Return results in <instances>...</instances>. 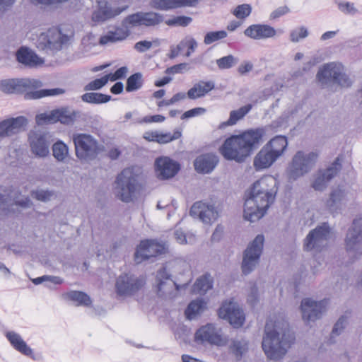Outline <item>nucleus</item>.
Returning a JSON list of instances; mask_svg holds the SVG:
<instances>
[{
	"label": "nucleus",
	"mask_w": 362,
	"mask_h": 362,
	"mask_svg": "<svg viewBox=\"0 0 362 362\" xmlns=\"http://www.w3.org/2000/svg\"><path fill=\"white\" fill-rule=\"evenodd\" d=\"M127 8V6H116L105 0L99 1L91 16L93 25L103 23L112 19L124 11Z\"/></svg>",
	"instance_id": "16"
},
{
	"label": "nucleus",
	"mask_w": 362,
	"mask_h": 362,
	"mask_svg": "<svg viewBox=\"0 0 362 362\" xmlns=\"http://www.w3.org/2000/svg\"><path fill=\"white\" fill-rule=\"evenodd\" d=\"M68 41L67 35L57 28H52L40 34L36 41L37 47L47 53H54L62 49Z\"/></svg>",
	"instance_id": "11"
},
{
	"label": "nucleus",
	"mask_w": 362,
	"mask_h": 362,
	"mask_svg": "<svg viewBox=\"0 0 362 362\" xmlns=\"http://www.w3.org/2000/svg\"><path fill=\"white\" fill-rule=\"evenodd\" d=\"M289 12V8L287 6H281L274 10L270 14V18L276 19L281 16H284Z\"/></svg>",
	"instance_id": "63"
},
{
	"label": "nucleus",
	"mask_w": 362,
	"mask_h": 362,
	"mask_svg": "<svg viewBox=\"0 0 362 362\" xmlns=\"http://www.w3.org/2000/svg\"><path fill=\"white\" fill-rule=\"evenodd\" d=\"M252 108L251 104L246 105L238 110H232L230 116L226 122H223L220 125V128H224L226 126L235 125L239 120L242 119Z\"/></svg>",
	"instance_id": "37"
},
{
	"label": "nucleus",
	"mask_w": 362,
	"mask_h": 362,
	"mask_svg": "<svg viewBox=\"0 0 362 362\" xmlns=\"http://www.w3.org/2000/svg\"><path fill=\"white\" fill-rule=\"evenodd\" d=\"M338 8L344 13H354L356 10L353 4L349 2H339Z\"/></svg>",
	"instance_id": "59"
},
{
	"label": "nucleus",
	"mask_w": 362,
	"mask_h": 362,
	"mask_svg": "<svg viewBox=\"0 0 362 362\" xmlns=\"http://www.w3.org/2000/svg\"><path fill=\"white\" fill-rule=\"evenodd\" d=\"M28 124L23 116L11 117L0 122V140L11 136L21 131Z\"/></svg>",
	"instance_id": "24"
},
{
	"label": "nucleus",
	"mask_w": 362,
	"mask_h": 362,
	"mask_svg": "<svg viewBox=\"0 0 362 362\" xmlns=\"http://www.w3.org/2000/svg\"><path fill=\"white\" fill-rule=\"evenodd\" d=\"M341 163L339 157L326 169L319 170L315 175L312 187L316 191L325 189L329 182L337 176L341 170Z\"/></svg>",
	"instance_id": "17"
},
{
	"label": "nucleus",
	"mask_w": 362,
	"mask_h": 362,
	"mask_svg": "<svg viewBox=\"0 0 362 362\" xmlns=\"http://www.w3.org/2000/svg\"><path fill=\"white\" fill-rule=\"evenodd\" d=\"M216 62L220 69H228L234 66L238 62V59L233 55L229 54L216 59Z\"/></svg>",
	"instance_id": "49"
},
{
	"label": "nucleus",
	"mask_w": 362,
	"mask_h": 362,
	"mask_svg": "<svg viewBox=\"0 0 362 362\" xmlns=\"http://www.w3.org/2000/svg\"><path fill=\"white\" fill-rule=\"evenodd\" d=\"M253 68V65L250 62H244L242 63L238 69V71L241 75H245L248 72L251 71Z\"/></svg>",
	"instance_id": "64"
},
{
	"label": "nucleus",
	"mask_w": 362,
	"mask_h": 362,
	"mask_svg": "<svg viewBox=\"0 0 362 362\" xmlns=\"http://www.w3.org/2000/svg\"><path fill=\"white\" fill-rule=\"evenodd\" d=\"M52 151L54 157L58 161H63L69 153L67 146L62 141H57L53 145Z\"/></svg>",
	"instance_id": "46"
},
{
	"label": "nucleus",
	"mask_w": 362,
	"mask_h": 362,
	"mask_svg": "<svg viewBox=\"0 0 362 362\" xmlns=\"http://www.w3.org/2000/svg\"><path fill=\"white\" fill-rule=\"evenodd\" d=\"M130 30L124 26H117L113 30H109L105 35L101 36L99 40L100 45L117 43L126 40L130 35Z\"/></svg>",
	"instance_id": "27"
},
{
	"label": "nucleus",
	"mask_w": 362,
	"mask_h": 362,
	"mask_svg": "<svg viewBox=\"0 0 362 362\" xmlns=\"http://www.w3.org/2000/svg\"><path fill=\"white\" fill-rule=\"evenodd\" d=\"M63 298L77 303V305H89L91 300L89 296L82 291H71L63 294Z\"/></svg>",
	"instance_id": "39"
},
{
	"label": "nucleus",
	"mask_w": 362,
	"mask_h": 362,
	"mask_svg": "<svg viewBox=\"0 0 362 362\" xmlns=\"http://www.w3.org/2000/svg\"><path fill=\"white\" fill-rule=\"evenodd\" d=\"M187 66L186 63H181L179 64L174 65L173 66L168 67L165 70V73L168 74H175L177 73H181L182 69H185Z\"/></svg>",
	"instance_id": "62"
},
{
	"label": "nucleus",
	"mask_w": 362,
	"mask_h": 362,
	"mask_svg": "<svg viewBox=\"0 0 362 362\" xmlns=\"http://www.w3.org/2000/svg\"><path fill=\"white\" fill-rule=\"evenodd\" d=\"M218 163V158L214 153H206L198 156L194 162L195 170L200 173H210Z\"/></svg>",
	"instance_id": "28"
},
{
	"label": "nucleus",
	"mask_w": 362,
	"mask_h": 362,
	"mask_svg": "<svg viewBox=\"0 0 362 362\" xmlns=\"http://www.w3.org/2000/svg\"><path fill=\"white\" fill-rule=\"evenodd\" d=\"M145 284L144 277L124 273L117 278L115 291L118 296H132L140 291Z\"/></svg>",
	"instance_id": "13"
},
{
	"label": "nucleus",
	"mask_w": 362,
	"mask_h": 362,
	"mask_svg": "<svg viewBox=\"0 0 362 362\" xmlns=\"http://www.w3.org/2000/svg\"><path fill=\"white\" fill-rule=\"evenodd\" d=\"M142 84V74L139 72L134 74L127 78L126 90L127 92L137 90L141 88Z\"/></svg>",
	"instance_id": "45"
},
{
	"label": "nucleus",
	"mask_w": 362,
	"mask_h": 362,
	"mask_svg": "<svg viewBox=\"0 0 362 362\" xmlns=\"http://www.w3.org/2000/svg\"><path fill=\"white\" fill-rule=\"evenodd\" d=\"M156 172L159 179L167 180L174 177L180 170L178 163L168 157H160L155 162Z\"/></svg>",
	"instance_id": "23"
},
{
	"label": "nucleus",
	"mask_w": 362,
	"mask_h": 362,
	"mask_svg": "<svg viewBox=\"0 0 362 362\" xmlns=\"http://www.w3.org/2000/svg\"><path fill=\"white\" fill-rule=\"evenodd\" d=\"M76 157L81 160H92L102 151L103 146L90 134H75L73 136Z\"/></svg>",
	"instance_id": "7"
},
{
	"label": "nucleus",
	"mask_w": 362,
	"mask_h": 362,
	"mask_svg": "<svg viewBox=\"0 0 362 362\" xmlns=\"http://www.w3.org/2000/svg\"><path fill=\"white\" fill-rule=\"evenodd\" d=\"M181 136V132L180 131L174 132L173 134L170 133H160L158 132L157 142L159 144H167L173 140L177 139Z\"/></svg>",
	"instance_id": "55"
},
{
	"label": "nucleus",
	"mask_w": 362,
	"mask_h": 362,
	"mask_svg": "<svg viewBox=\"0 0 362 362\" xmlns=\"http://www.w3.org/2000/svg\"><path fill=\"white\" fill-rule=\"evenodd\" d=\"M152 47V42L147 40L137 42L134 45V49L139 52L143 53L150 49Z\"/></svg>",
	"instance_id": "58"
},
{
	"label": "nucleus",
	"mask_w": 362,
	"mask_h": 362,
	"mask_svg": "<svg viewBox=\"0 0 362 362\" xmlns=\"http://www.w3.org/2000/svg\"><path fill=\"white\" fill-rule=\"evenodd\" d=\"M264 243V235L259 234L250 243L244 250L241 264L243 274L247 275L250 274L259 264L263 250Z\"/></svg>",
	"instance_id": "10"
},
{
	"label": "nucleus",
	"mask_w": 362,
	"mask_h": 362,
	"mask_svg": "<svg viewBox=\"0 0 362 362\" xmlns=\"http://www.w3.org/2000/svg\"><path fill=\"white\" fill-rule=\"evenodd\" d=\"M318 154L315 152L298 151L293 156L288 168V177L292 180L304 176L315 167Z\"/></svg>",
	"instance_id": "8"
},
{
	"label": "nucleus",
	"mask_w": 362,
	"mask_h": 362,
	"mask_svg": "<svg viewBox=\"0 0 362 362\" xmlns=\"http://www.w3.org/2000/svg\"><path fill=\"white\" fill-rule=\"evenodd\" d=\"M186 47H188V51L185 55L186 57H189L196 49L197 47V42L193 37L186 38Z\"/></svg>",
	"instance_id": "61"
},
{
	"label": "nucleus",
	"mask_w": 362,
	"mask_h": 362,
	"mask_svg": "<svg viewBox=\"0 0 362 362\" xmlns=\"http://www.w3.org/2000/svg\"><path fill=\"white\" fill-rule=\"evenodd\" d=\"M248 341L245 339H235L231 341L229 350L236 361H240L248 351Z\"/></svg>",
	"instance_id": "36"
},
{
	"label": "nucleus",
	"mask_w": 362,
	"mask_h": 362,
	"mask_svg": "<svg viewBox=\"0 0 362 362\" xmlns=\"http://www.w3.org/2000/svg\"><path fill=\"white\" fill-rule=\"evenodd\" d=\"M52 111L49 113H41L36 115L35 120L38 125L47 123H54V119H52Z\"/></svg>",
	"instance_id": "56"
},
{
	"label": "nucleus",
	"mask_w": 362,
	"mask_h": 362,
	"mask_svg": "<svg viewBox=\"0 0 362 362\" xmlns=\"http://www.w3.org/2000/svg\"><path fill=\"white\" fill-rule=\"evenodd\" d=\"M195 340L202 344L224 346L226 340L222 337L221 329L213 324L201 327L195 333Z\"/></svg>",
	"instance_id": "19"
},
{
	"label": "nucleus",
	"mask_w": 362,
	"mask_h": 362,
	"mask_svg": "<svg viewBox=\"0 0 362 362\" xmlns=\"http://www.w3.org/2000/svg\"><path fill=\"white\" fill-rule=\"evenodd\" d=\"M163 250V246L154 240H143L136 248L135 260L140 263L143 260L161 254Z\"/></svg>",
	"instance_id": "22"
},
{
	"label": "nucleus",
	"mask_w": 362,
	"mask_h": 362,
	"mask_svg": "<svg viewBox=\"0 0 362 362\" xmlns=\"http://www.w3.org/2000/svg\"><path fill=\"white\" fill-rule=\"evenodd\" d=\"M345 247L349 255L358 258L362 255V219L353 221L345 238Z\"/></svg>",
	"instance_id": "14"
},
{
	"label": "nucleus",
	"mask_w": 362,
	"mask_h": 362,
	"mask_svg": "<svg viewBox=\"0 0 362 362\" xmlns=\"http://www.w3.org/2000/svg\"><path fill=\"white\" fill-rule=\"evenodd\" d=\"M316 80L322 88H329L334 84L347 88L353 84L344 65L336 62L323 64L317 72Z\"/></svg>",
	"instance_id": "5"
},
{
	"label": "nucleus",
	"mask_w": 362,
	"mask_h": 362,
	"mask_svg": "<svg viewBox=\"0 0 362 362\" xmlns=\"http://www.w3.org/2000/svg\"><path fill=\"white\" fill-rule=\"evenodd\" d=\"M327 305L328 300L327 299L319 301L310 298L303 299L300 304V311L303 321L309 324L320 319L326 312Z\"/></svg>",
	"instance_id": "15"
},
{
	"label": "nucleus",
	"mask_w": 362,
	"mask_h": 362,
	"mask_svg": "<svg viewBox=\"0 0 362 362\" xmlns=\"http://www.w3.org/2000/svg\"><path fill=\"white\" fill-rule=\"evenodd\" d=\"M308 34V29L305 26H300L291 31L289 38L292 42H298L300 40L307 37Z\"/></svg>",
	"instance_id": "52"
},
{
	"label": "nucleus",
	"mask_w": 362,
	"mask_h": 362,
	"mask_svg": "<svg viewBox=\"0 0 362 362\" xmlns=\"http://www.w3.org/2000/svg\"><path fill=\"white\" fill-rule=\"evenodd\" d=\"M227 35L228 34L225 30L208 32L204 36V42L205 45H210L214 42L226 38Z\"/></svg>",
	"instance_id": "50"
},
{
	"label": "nucleus",
	"mask_w": 362,
	"mask_h": 362,
	"mask_svg": "<svg viewBox=\"0 0 362 362\" xmlns=\"http://www.w3.org/2000/svg\"><path fill=\"white\" fill-rule=\"evenodd\" d=\"M213 281L210 274H204L197 279L193 285L192 292L197 294H204L212 288Z\"/></svg>",
	"instance_id": "38"
},
{
	"label": "nucleus",
	"mask_w": 362,
	"mask_h": 362,
	"mask_svg": "<svg viewBox=\"0 0 362 362\" xmlns=\"http://www.w3.org/2000/svg\"><path fill=\"white\" fill-rule=\"evenodd\" d=\"M32 197L38 201L48 202L51 199L56 198L57 194L53 190L37 189L32 192Z\"/></svg>",
	"instance_id": "48"
},
{
	"label": "nucleus",
	"mask_w": 362,
	"mask_h": 362,
	"mask_svg": "<svg viewBox=\"0 0 362 362\" xmlns=\"http://www.w3.org/2000/svg\"><path fill=\"white\" fill-rule=\"evenodd\" d=\"M190 215L197 217L204 223H211L218 216V211L214 204L203 202H195L190 209Z\"/></svg>",
	"instance_id": "21"
},
{
	"label": "nucleus",
	"mask_w": 362,
	"mask_h": 362,
	"mask_svg": "<svg viewBox=\"0 0 362 362\" xmlns=\"http://www.w3.org/2000/svg\"><path fill=\"white\" fill-rule=\"evenodd\" d=\"M110 74L105 75L100 78H97L88 83L84 88L85 90H96L103 88L110 80Z\"/></svg>",
	"instance_id": "51"
},
{
	"label": "nucleus",
	"mask_w": 362,
	"mask_h": 362,
	"mask_svg": "<svg viewBox=\"0 0 362 362\" xmlns=\"http://www.w3.org/2000/svg\"><path fill=\"white\" fill-rule=\"evenodd\" d=\"M30 151L36 157L45 158L49 153V142L47 134L40 131H31L28 134Z\"/></svg>",
	"instance_id": "20"
},
{
	"label": "nucleus",
	"mask_w": 362,
	"mask_h": 362,
	"mask_svg": "<svg viewBox=\"0 0 362 362\" xmlns=\"http://www.w3.org/2000/svg\"><path fill=\"white\" fill-rule=\"evenodd\" d=\"M5 336L14 349L27 356H30L33 354L32 349L28 346L18 333L8 331L5 333Z\"/></svg>",
	"instance_id": "32"
},
{
	"label": "nucleus",
	"mask_w": 362,
	"mask_h": 362,
	"mask_svg": "<svg viewBox=\"0 0 362 362\" xmlns=\"http://www.w3.org/2000/svg\"><path fill=\"white\" fill-rule=\"evenodd\" d=\"M214 87L215 83L212 81H200L195 83L193 87L188 90L187 96L189 98L192 100L202 98L213 90Z\"/></svg>",
	"instance_id": "34"
},
{
	"label": "nucleus",
	"mask_w": 362,
	"mask_h": 362,
	"mask_svg": "<svg viewBox=\"0 0 362 362\" xmlns=\"http://www.w3.org/2000/svg\"><path fill=\"white\" fill-rule=\"evenodd\" d=\"M163 21V16L155 12H142V25L156 26Z\"/></svg>",
	"instance_id": "44"
},
{
	"label": "nucleus",
	"mask_w": 362,
	"mask_h": 362,
	"mask_svg": "<svg viewBox=\"0 0 362 362\" xmlns=\"http://www.w3.org/2000/svg\"><path fill=\"white\" fill-rule=\"evenodd\" d=\"M124 26L128 28L138 27L142 25V12H137L127 16L122 23Z\"/></svg>",
	"instance_id": "47"
},
{
	"label": "nucleus",
	"mask_w": 362,
	"mask_h": 362,
	"mask_svg": "<svg viewBox=\"0 0 362 362\" xmlns=\"http://www.w3.org/2000/svg\"><path fill=\"white\" fill-rule=\"evenodd\" d=\"M252 11V7L249 4L238 5L233 11V14L239 19H245L249 16Z\"/></svg>",
	"instance_id": "53"
},
{
	"label": "nucleus",
	"mask_w": 362,
	"mask_h": 362,
	"mask_svg": "<svg viewBox=\"0 0 362 362\" xmlns=\"http://www.w3.org/2000/svg\"><path fill=\"white\" fill-rule=\"evenodd\" d=\"M278 158L264 146L254 158L253 165L256 170L269 168Z\"/></svg>",
	"instance_id": "31"
},
{
	"label": "nucleus",
	"mask_w": 362,
	"mask_h": 362,
	"mask_svg": "<svg viewBox=\"0 0 362 362\" xmlns=\"http://www.w3.org/2000/svg\"><path fill=\"white\" fill-rule=\"evenodd\" d=\"M276 31L272 26L267 24H253L244 30V35L251 39L259 40L273 37Z\"/></svg>",
	"instance_id": "26"
},
{
	"label": "nucleus",
	"mask_w": 362,
	"mask_h": 362,
	"mask_svg": "<svg viewBox=\"0 0 362 362\" xmlns=\"http://www.w3.org/2000/svg\"><path fill=\"white\" fill-rule=\"evenodd\" d=\"M192 21V18L189 16H177L172 19L166 21L165 23L170 26L179 25L185 27L187 26Z\"/></svg>",
	"instance_id": "54"
},
{
	"label": "nucleus",
	"mask_w": 362,
	"mask_h": 362,
	"mask_svg": "<svg viewBox=\"0 0 362 362\" xmlns=\"http://www.w3.org/2000/svg\"><path fill=\"white\" fill-rule=\"evenodd\" d=\"M351 317V312H346L343 315H341L337 322L334 324L332 331L331 332L330 338L331 339L334 337L340 335L345 327L349 324V320Z\"/></svg>",
	"instance_id": "42"
},
{
	"label": "nucleus",
	"mask_w": 362,
	"mask_h": 362,
	"mask_svg": "<svg viewBox=\"0 0 362 362\" xmlns=\"http://www.w3.org/2000/svg\"><path fill=\"white\" fill-rule=\"evenodd\" d=\"M116 194L124 202H132L141 189L137 175L130 168L123 170L116 180Z\"/></svg>",
	"instance_id": "6"
},
{
	"label": "nucleus",
	"mask_w": 362,
	"mask_h": 362,
	"mask_svg": "<svg viewBox=\"0 0 362 362\" xmlns=\"http://www.w3.org/2000/svg\"><path fill=\"white\" fill-rule=\"evenodd\" d=\"M205 305L206 303L202 299L192 300L185 310L186 317L190 320L194 319L204 311Z\"/></svg>",
	"instance_id": "41"
},
{
	"label": "nucleus",
	"mask_w": 362,
	"mask_h": 362,
	"mask_svg": "<svg viewBox=\"0 0 362 362\" xmlns=\"http://www.w3.org/2000/svg\"><path fill=\"white\" fill-rule=\"evenodd\" d=\"M294 341L288 324L284 320L267 322L264 336L262 340V349L270 359L281 358Z\"/></svg>",
	"instance_id": "3"
},
{
	"label": "nucleus",
	"mask_w": 362,
	"mask_h": 362,
	"mask_svg": "<svg viewBox=\"0 0 362 362\" xmlns=\"http://www.w3.org/2000/svg\"><path fill=\"white\" fill-rule=\"evenodd\" d=\"M218 315L221 318L228 320L235 328L240 327L245 320L243 310L233 300L223 303L218 310Z\"/></svg>",
	"instance_id": "18"
},
{
	"label": "nucleus",
	"mask_w": 362,
	"mask_h": 362,
	"mask_svg": "<svg viewBox=\"0 0 362 362\" xmlns=\"http://www.w3.org/2000/svg\"><path fill=\"white\" fill-rule=\"evenodd\" d=\"M191 279H189L182 285L177 284L172 279L171 274L168 271L167 267L158 270L156 276V292L158 296L164 298H173L175 293L182 288L187 286Z\"/></svg>",
	"instance_id": "12"
},
{
	"label": "nucleus",
	"mask_w": 362,
	"mask_h": 362,
	"mask_svg": "<svg viewBox=\"0 0 362 362\" xmlns=\"http://www.w3.org/2000/svg\"><path fill=\"white\" fill-rule=\"evenodd\" d=\"M42 86V81L35 78L8 79L0 82L1 91L6 93H25V98L27 100L55 96L64 93L63 89L59 88L35 90Z\"/></svg>",
	"instance_id": "4"
},
{
	"label": "nucleus",
	"mask_w": 362,
	"mask_h": 362,
	"mask_svg": "<svg viewBox=\"0 0 362 362\" xmlns=\"http://www.w3.org/2000/svg\"><path fill=\"white\" fill-rule=\"evenodd\" d=\"M52 119H54V123L60 122L63 124H72L76 117V112L69 107H62L52 111Z\"/></svg>",
	"instance_id": "33"
},
{
	"label": "nucleus",
	"mask_w": 362,
	"mask_h": 362,
	"mask_svg": "<svg viewBox=\"0 0 362 362\" xmlns=\"http://www.w3.org/2000/svg\"><path fill=\"white\" fill-rule=\"evenodd\" d=\"M331 236V228L327 223H323L311 230L303 241V249L317 253L324 250Z\"/></svg>",
	"instance_id": "9"
},
{
	"label": "nucleus",
	"mask_w": 362,
	"mask_h": 362,
	"mask_svg": "<svg viewBox=\"0 0 362 362\" xmlns=\"http://www.w3.org/2000/svg\"><path fill=\"white\" fill-rule=\"evenodd\" d=\"M277 181L272 175L257 180L251 187L244 205V218L255 222L265 214L278 191Z\"/></svg>",
	"instance_id": "1"
},
{
	"label": "nucleus",
	"mask_w": 362,
	"mask_h": 362,
	"mask_svg": "<svg viewBox=\"0 0 362 362\" xmlns=\"http://www.w3.org/2000/svg\"><path fill=\"white\" fill-rule=\"evenodd\" d=\"M258 300V290L256 285L253 284L250 287V293L247 297V301L251 305H255Z\"/></svg>",
	"instance_id": "60"
},
{
	"label": "nucleus",
	"mask_w": 362,
	"mask_h": 362,
	"mask_svg": "<svg viewBox=\"0 0 362 362\" xmlns=\"http://www.w3.org/2000/svg\"><path fill=\"white\" fill-rule=\"evenodd\" d=\"M83 101L93 104L105 103L111 100V96L100 93H87L81 96Z\"/></svg>",
	"instance_id": "43"
},
{
	"label": "nucleus",
	"mask_w": 362,
	"mask_h": 362,
	"mask_svg": "<svg viewBox=\"0 0 362 362\" xmlns=\"http://www.w3.org/2000/svg\"><path fill=\"white\" fill-rule=\"evenodd\" d=\"M345 197L344 190L340 187L333 189L327 201V206L332 211H335Z\"/></svg>",
	"instance_id": "40"
},
{
	"label": "nucleus",
	"mask_w": 362,
	"mask_h": 362,
	"mask_svg": "<svg viewBox=\"0 0 362 362\" xmlns=\"http://www.w3.org/2000/svg\"><path fill=\"white\" fill-rule=\"evenodd\" d=\"M4 193L0 192V208L6 210L7 206L18 205L23 208L30 207L32 204L31 201L27 197L21 196L18 191L1 189Z\"/></svg>",
	"instance_id": "25"
},
{
	"label": "nucleus",
	"mask_w": 362,
	"mask_h": 362,
	"mask_svg": "<svg viewBox=\"0 0 362 362\" xmlns=\"http://www.w3.org/2000/svg\"><path fill=\"white\" fill-rule=\"evenodd\" d=\"M18 62L29 67H37L44 63L43 59L28 47H22L16 52Z\"/></svg>",
	"instance_id": "29"
},
{
	"label": "nucleus",
	"mask_w": 362,
	"mask_h": 362,
	"mask_svg": "<svg viewBox=\"0 0 362 362\" xmlns=\"http://www.w3.org/2000/svg\"><path fill=\"white\" fill-rule=\"evenodd\" d=\"M206 112V109L203 107H195L189 110L186 111L181 117V119H187L194 117L198 115H203Z\"/></svg>",
	"instance_id": "57"
},
{
	"label": "nucleus",
	"mask_w": 362,
	"mask_h": 362,
	"mask_svg": "<svg viewBox=\"0 0 362 362\" xmlns=\"http://www.w3.org/2000/svg\"><path fill=\"white\" fill-rule=\"evenodd\" d=\"M198 0H153V6L158 10L169 11L182 7L194 6Z\"/></svg>",
	"instance_id": "30"
},
{
	"label": "nucleus",
	"mask_w": 362,
	"mask_h": 362,
	"mask_svg": "<svg viewBox=\"0 0 362 362\" xmlns=\"http://www.w3.org/2000/svg\"><path fill=\"white\" fill-rule=\"evenodd\" d=\"M264 146L267 147V149L269 150L273 155L279 158L285 152L288 146V141L286 136L280 135L272 139Z\"/></svg>",
	"instance_id": "35"
},
{
	"label": "nucleus",
	"mask_w": 362,
	"mask_h": 362,
	"mask_svg": "<svg viewBox=\"0 0 362 362\" xmlns=\"http://www.w3.org/2000/svg\"><path fill=\"white\" fill-rule=\"evenodd\" d=\"M265 134L264 127H257L231 136L220 147V153L227 160L242 163L263 142Z\"/></svg>",
	"instance_id": "2"
}]
</instances>
